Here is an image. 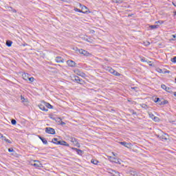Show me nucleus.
Returning a JSON list of instances; mask_svg holds the SVG:
<instances>
[{
  "label": "nucleus",
  "instance_id": "obj_1",
  "mask_svg": "<svg viewBox=\"0 0 176 176\" xmlns=\"http://www.w3.org/2000/svg\"><path fill=\"white\" fill-rule=\"evenodd\" d=\"M78 51V52L80 53V54H83V56H90V53H89V52L85 50H79L78 49V47L76 48V51Z\"/></svg>",
  "mask_w": 176,
  "mask_h": 176
},
{
  "label": "nucleus",
  "instance_id": "obj_2",
  "mask_svg": "<svg viewBox=\"0 0 176 176\" xmlns=\"http://www.w3.org/2000/svg\"><path fill=\"white\" fill-rule=\"evenodd\" d=\"M45 133H47V134L54 135L56 134V131L53 128L47 127L45 128Z\"/></svg>",
  "mask_w": 176,
  "mask_h": 176
},
{
  "label": "nucleus",
  "instance_id": "obj_3",
  "mask_svg": "<svg viewBox=\"0 0 176 176\" xmlns=\"http://www.w3.org/2000/svg\"><path fill=\"white\" fill-rule=\"evenodd\" d=\"M45 104V102L43 101L42 102L41 104H38V107L41 109V111H45V112H47L48 109H46V104Z\"/></svg>",
  "mask_w": 176,
  "mask_h": 176
},
{
  "label": "nucleus",
  "instance_id": "obj_4",
  "mask_svg": "<svg viewBox=\"0 0 176 176\" xmlns=\"http://www.w3.org/2000/svg\"><path fill=\"white\" fill-rule=\"evenodd\" d=\"M74 72L76 74V75H78V76H81L82 78L86 77V74L80 72L79 69L75 70Z\"/></svg>",
  "mask_w": 176,
  "mask_h": 176
},
{
  "label": "nucleus",
  "instance_id": "obj_5",
  "mask_svg": "<svg viewBox=\"0 0 176 176\" xmlns=\"http://www.w3.org/2000/svg\"><path fill=\"white\" fill-rule=\"evenodd\" d=\"M148 116H149V118L153 119V120H154V122H159V118L155 116V115H153V113H148Z\"/></svg>",
  "mask_w": 176,
  "mask_h": 176
},
{
  "label": "nucleus",
  "instance_id": "obj_6",
  "mask_svg": "<svg viewBox=\"0 0 176 176\" xmlns=\"http://www.w3.org/2000/svg\"><path fill=\"white\" fill-rule=\"evenodd\" d=\"M73 80L74 82H76L77 83H80V82H83V80L80 79V78H79V76H75L73 78Z\"/></svg>",
  "mask_w": 176,
  "mask_h": 176
},
{
  "label": "nucleus",
  "instance_id": "obj_7",
  "mask_svg": "<svg viewBox=\"0 0 176 176\" xmlns=\"http://www.w3.org/2000/svg\"><path fill=\"white\" fill-rule=\"evenodd\" d=\"M32 166H34V167L38 168V167H42V164H41L39 161H34V163L32 164Z\"/></svg>",
  "mask_w": 176,
  "mask_h": 176
},
{
  "label": "nucleus",
  "instance_id": "obj_8",
  "mask_svg": "<svg viewBox=\"0 0 176 176\" xmlns=\"http://www.w3.org/2000/svg\"><path fill=\"white\" fill-rule=\"evenodd\" d=\"M70 141H71V142L74 143V145H76V146H78L79 142H78V139H76L75 138H71Z\"/></svg>",
  "mask_w": 176,
  "mask_h": 176
},
{
  "label": "nucleus",
  "instance_id": "obj_9",
  "mask_svg": "<svg viewBox=\"0 0 176 176\" xmlns=\"http://www.w3.org/2000/svg\"><path fill=\"white\" fill-rule=\"evenodd\" d=\"M79 6L80 8H81V10L82 12H87V13H90V11H89V8H87V7L85 6H82V4L79 3Z\"/></svg>",
  "mask_w": 176,
  "mask_h": 176
},
{
  "label": "nucleus",
  "instance_id": "obj_10",
  "mask_svg": "<svg viewBox=\"0 0 176 176\" xmlns=\"http://www.w3.org/2000/svg\"><path fill=\"white\" fill-rule=\"evenodd\" d=\"M130 174L131 175H133V176H140V172H137L134 169H131L130 170Z\"/></svg>",
  "mask_w": 176,
  "mask_h": 176
},
{
  "label": "nucleus",
  "instance_id": "obj_11",
  "mask_svg": "<svg viewBox=\"0 0 176 176\" xmlns=\"http://www.w3.org/2000/svg\"><path fill=\"white\" fill-rule=\"evenodd\" d=\"M120 144L126 148H130V146H131L130 143H127L126 142H120Z\"/></svg>",
  "mask_w": 176,
  "mask_h": 176
},
{
  "label": "nucleus",
  "instance_id": "obj_12",
  "mask_svg": "<svg viewBox=\"0 0 176 176\" xmlns=\"http://www.w3.org/2000/svg\"><path fill=\"white\" fill-rule=\"evenodd\" d=\"M67 65H69V67H76V63L73 60H67Z\"/></svg>",
  "mask_w": 176,
  "mask_h": 176
},
{
  "label": "nucleus",
  "instance_id": "obj_13",
  "mask_svg": "<svg viewBox=\"0 0 176 176\" xmlns=\"http://www.w3.org/2000/svg\"><path fill=\"white\" fill-rule=\"evenodd\" d=\"M22 78L23 79H24V80H28L30 78V74L24 73L23 74H22Z\"/></svg>",
  "mask_w": 176,
  "mask_h": 176
},
{
  "label": "nucleus",
  "instance_id": "obj_14",
  "mask_svg": "<svg viewBox=\"0 0 176 176\" xmlns=\"http://www.w3.org/2000/svg\"><path fill=\"white\" fill-rule=\"evenodd\" d=\"M72 149H74V151H76V153H78V155H82L83 154V151L80 149H78L76 148H72Z\"/></svg>",
  "mask_w": 176,
  "mask_h": 176
},
{
  "label": "nucleus",
  "instance_id": "obj_15",
  "mask_svg": "<svg viewBox=\"0 0 176 176\" xmlns=\"http://www.w3.org/2000/svg\"><path fill=\"white\" fill-rule=\"evenodd\" d=\"M21 100L22 102L24 103V105H28V100H27V99L24 98V97L21 96Z\"/></svg>",
  "mask_w": 176,
  "mask_h": 176
},
{
  "label": "nucleus",
  "instance_id": "obj_16",
  "mask_svg": "<svg viewBox=\"0 0 176 176\" xmlns=\"http://www.w3.org/2000/svg\"><path fill=\"white\" fill-rule=\"evenodd\" d=\"M63 60L64 59H63V58H61V56H57L56 58V63H64Z\"/></svg>",
  "mask_w": 176,
  "mask_h": 176
},
{
  "label": "nucleus",
  "instance_id": "obj_17",
  "mask_svg": "<svg viewBox=\"0 0 176 176\" xmlns=\"http://www.w3.org/2000/svg\"><path fill=\"white\" fill-rule=\"evenodd\" d=\"M74 11L75 12H78L79 13H84V14H85L86 13H87V11H82V10H79L77 8H74Z\"/></svg>",
  "mask_w": 176,
  "mask_h": 176
},
{
  "label": "nucleus",
  "instance_id": "obj_18",
  "mask_svg": "<svg viewBox=\"0 0 176 176\" xmlns=\"http://www.w3.org/2000/svg\"><path fill=\"white\" fill-rule=\"evenodd\" d=\"M12 44H13V42L10 40H8L6 43V46H8V47H10Z\"/></svg>",
  "mask_w": 176,
  "mask_h": 176
},
{
  "label": "nucleus",
  "instance_id": "obj_19",
  "mask_svg": "<svg viewBox=\"0 0 176 176\" xmlns=\"http://www.w3.org/2000/svg\"><path fill=\"white\" fill-rule=\"evenodd\" d=\"M39 138L42 141L43 144L47 145V140L45 138L40 137Z\"/></svg>",
  "mask_w": 176,
  "mask_h": 176
},
{
  "label": "nucleus",
  "instance_id": "obj_20",
  "mask_svg": "<svg viewBox=\"0 0 176 176\" xmlns=\"http://www.w3.org/2000/svg\"><path fill=\"white\" fill-rule=\"evenodd\" d=\"M45 107H47V108H49L50 109H53V106L52 104H50V103H47L45 102V103H44Z\"/></svg>",
  "mask_w": 176,
  "mask_h": 176
},
{
  "label": "nucleus",
  "instance_id": "obj_21",
  "mask_svg": "<svg viewBox=\"0 0 176 176\" xmlns=\"http://www.w3.org/2000/svg\"><path fill=\"white\" fill-rule=\"evenodd\" d=\"M106 69L107 71H108V72H110V74H112L113 71H115V69H112V67H107Z\"/></svg>",
  "mask_w": 176,
  "mask_h": 176
},
{
  "label": "nucleus",
  "instance_id": "obj_22",
  "mask_svg": "<svg viewBox=\"0 0 176 176\" xmlns=\"http://www.w3.org/2000/svg\"><path fill=\"white\" fill-rule=\"evenodd\" d=\"M166 135H167V134H166V133H162V134L161 135L160 140H167V138L166 137Z\"/></svg>",
  "mask_w": 176,
  "mask_h": 176
},
{
  "label": "nucleus",
  "instance_id": "obj_23",
  "mask_svg": "<svg viewBox=\"0 0 176 176\" xmlns=\"http://www.w3.org/2000/svg\"><path fill=\"white\" fill-rule=\"evenodd\" d=\"M149 27L151 30H156V28H159V25H151Z\"/></svg>",
  "mask_w": 176,
  "mask_h": 176
},
{
  "label": "nucleus",
  "instance_id": "obj_24",
  "mask_svg": "<svg viewBox=\"0 0 176 176\" xmlns=\"http://www.w3.org/2000/svg\"><path fill=\"white\" fill-rule=\"evenodd\" d=\"M91 163H92L93 164L97 165V164H98V160L92 159L91 160Z\"/></svg>",
  "mask_w": 176,
  "mask_h": 176
},
{
  "label": "nucleus",
  "instance_id": "obj_25",
  "mask_svg": "<svg viewBox=\"0 0 176 176\" xmlns=\"http://www.w3.org/2000/svg\"><path fill=\"white\" fill-rule=\"evenodd\" d=\"M113 75H115V76H120V74L119 72H116V70H113V72L111 73Z\"/></svg>",
  "mask_w": 176,
  "mask_h": 176
},
{
  "label": "nucleus",
  "instance_id": "obj_26",
  "mask_svg": "<svg viewBox=\"0 0 176 176\" xmlns=\"http://www.w3.org/2000/svg\"><path fill=\"white\" fill-rule=\"evenodd\" d=\"M60 145H63V146H69V144L67 143V142L62 140V143Z\"/></svg>",
  "mask_w": 176,
  "mask_h": 176
},
{
  "label": "nucleus",
  "instance_id": "obj_27",
  "mask_svg": "<svg viewBox=\"0 0 176 176\" xmlns=\"http://www.w3.org/2000/svg\"><path fill=\"white\" fill-rule=\"evenodd\" d=\"M160 105H166V104H168V101L167 100H164L163 102H160Z\"/></svg>",
  "mask_w": 176,
  "mask_h": 176
},
{
  "label": "nucleus",
  "instance_id": "obj_28",
  "mask_svg": "<svg viewBox=\"0 0 176 176\" xmlns=\"http://www.w3.org/2000/svg\"><path fill=\"white\" fill-rule=\"evenodd\" d=\"M140 107H142V108H144V109H148V105L146 104H140Z\"/></svg>",
  "mask_w": 176,
  "mask_h": 176
},
{
  "label": "nucleus",
  "instance_id": "obj_29",
  "mask_svg": "<svg viewBox=\"0 0 176 176\" xmlns=\"http://www.w3.org/2000/svg\"><path fill=\"white\" fill-rule=\"evenodd\" d=\"M56 120H60V124H61V126L65 125V122L61 121V119H60V118H56Z\"/></svg>",
  "mask_w": 176,
  "mask_h": 176
},
{
  "label": "nucleus",
  "instance_id": "obj_30",
  "mask_svg": "<svg viewBox=\"0 0 176 176\" xmlns=\"http://www.w3.org/2000/svg\"><path fill=\"white\" fill-rule=\"evenodd\" d=\"M113 2H114V3H122L123 0H113Z\"/></svg>",
  "mask_w": 176,
  "mask_h": 176
},
{
  "label": "nucleus",
  "instance_id": "obj_31",
  "mask_svg": "<svg viewBox=\"0 0 176 176\" xmlns=\"http://www.w3.org/2000/svg\"><path fill=\"white\" fill-rule=\"evenodd\" d=\"M8 12H12L13 13H17V10H16L15 9H13V8H12V9L9 8Z\"/></svg>",
  "mask_w": 176,
  "mask_h": 176
},
{
  "label": "nucleus",
  "instance_id": "obj_32",
  "mask_svg": "<svg viewBox=\"0 0 176 176\" xmlns=\"http://www.w3.org/2000/svg\"><path fill=\"white\" fill-rule=\"evenodd\" d=\"M112 162L113 163H117L118 164H120V161L118 158L115 159V160H112Z\"/></svg>",
  "mask_w": 176,
  "mask_h": 176
},
{
  "label": "nucleus",
  "instance_id": "obj_33",
  "mask_svg": "<svg viewBox=\"0 0 176 176\" xmlns=\"http://www.w3.org/2000/svg\"><path fill=\"white\" fill-rule=\"evenodd\" d=\"M28 80H30V82L31 83H32V82H34V80H35V78H34V77H29V78H28Z\"/></svg>",
  "mask_w": 176,
  "mask_h": 176
},
{
  "label": "nucleus",
  "instance_id": "obj_34",
  "mask_svg": "<svg viewBox=\"0 0 176 176\" xmlns=\"http://www.w3.org/2000/svg\"><path fill=\"white\" fill-rule=\"evenodd\" d=\"M155 102H159V104H160V102H162V100H160V98H155Z\"/></svg>",
  "mask_w": 176,
  "mask_h": 176
},
{
  "label": "nucleus",
  "instance_id": "obj_35",
  "mask_svg": "<svg viewBox=\"0 0 176 176\" xmlns=\"http://www.w3.org/2000/svg\"><path fill=\"white\" fill-rule=\"evenodd\" d=\"M11 123H12V124H13V126H14V125L16 124L17 122L16 121V120L12 119V120H11Z\"/></svg>",
  "mask_w": 176,
  "mask_h": 176
},
{
  "label": "nucleus",
  "instance_id": "obj_36",
  "mask_svg": "<svg viewBox=\"0 0 176 176\" xmlns=\"http://www.w3.org/2000/svg\"><path fill=\"white\" fill-rule=\"evenodd\" d=\"M52 142H53V144H54V142H58V138H54V139H52Z\"/></svg>",
  "mask_w": 176,
  "mask_h": 176
},
{
  "label": "nucleus",
  "instance_id": "obj_37",
  "mask_svg": "<svg viewBox=\"0 0 176 176\" xmlns=\"http://www.w3.org/2000/svg\"><path fill=\"white\" fill-rule=\"evenodd\" d=\"M63 140H58V142H54V144H56V145H61Z\"/></svg>",
  "mask_w": 176,
  "mask_h": 176
},
{
  "label": "nucleus",
  "instance_id": "obj_38",
  "mask_svg": "<svg viewBox=\"0 0 176 176\" xmlns=\"http://www.w3.org/2000/svg\"><path fill=\"white\" fill-rule=\"evenodd\" d=\"M157 72H159L160 74H163V70H162V69L158 68V69H157Z\"/></svg>",
  "mask_w": 176,
  "mask_h": 176
},
{
  "label": "nucleus",
  "instance_id": "obj_39",
  "mask_svg": "<svg viewBox=\"0 0 176 176\" xmlns=\"http://www.w3.org/2000/svg\"><path fill=\"white\" fill-rule=\"evenodd\" d=\"M162 89H163L164 90H166V89L167 88V86H166V85H161Z\"/></svg>",
  "mask_w": 176,
  "mask_h": 176
},
{
  "label": "nucleus",
  "instance_id": "obj_40",
  "mask_svg": "<svg viewBox=\"0 0 176 176\" xmlns=\"http://www.w3.org/2000/svg\"><path fill=\"white\" fill-rule=\"evenodd\" d=\"M155 23H156V24H163V23H164V21H157Z\"/></svg>",
  "mask_w": 176,
  "mask_h": 176
},
{
  "label": "nucleus",
  "instance_id": "obj_41",
  "mask_svg": "<svg viewBox=\"0 0 176 176\" xmlns=\"http://www.w3.org/2000/svg\"><path fill=\"white\" fill-rule=\"evenodd\" d=\"M171 61H172V63H176V56L173 57V58L171 59Z\"/></svg>",
  "mask_w": 176,
  "mask_h": 176
},
{
  "label": "nucleus",
  "instance_id": "obj_42",
  "mask_svg": "<svg viewBox=\"0 0 176 176\" xmlns=\"http://www.w3.org/2000/svg\"><path fill=\"white\" fill-rule=\"evenodd\" d=\"M170 90H171V88L166 87V89H165V91H168V93H170Z\"/></svg>",
  "mask_w": 176,
  "mask_h": 176
},
{
  "label": "nucleus",
  "instance_id": "obj_43",
  "mask_svg": "<svg viewBox=\"0 0 176 176\" xmlns=\"http://www.w3.org/2000/svg\"><path fill=\"white\" fill-rule=\"evenodd\" d=\"M5 9H7L8 10L9 9H12V7H10L9 6H6Z\"/></svg>",
  "mask_w": 176,
  "mask_h": 176
},
{
  "label": "nucleus",
  "instance_id": "obj_44",
  "mask_svg": "<svg viewBox=\"0 0 176 176\" xmlns=\"http://www.w3.org/2000/svg\"><path fill=\"white\" fill-rule=\"evenodd\" d=\"M6 142H8V144H12V141L8 139L6 140Z\"/></svg>",
  "mask_w": 176,
  "mask_h": 176
},
{
  "label": "nucleus",
  "instance_id": "obj_45",
  "mask_svg": "<svg viewBox=\"0 0 176 176\" xmlns=\"http://www.w3.org/2000/svg\"><path fill=\"white\" fill-rule=\"evenodd\" d=\"M14 150H13L12 148H8V152H14Z\"/></svg>",
  "mask_w": 176,
  "mask_h": 176
},
{
  "label": "nucleus",
  "instance_id": "obj_46",
  "mask_svg": "<svg viewBox=\"0 0 176 176\" xmlns=\"http://www.w3.org/2000/svg\"><path fill=\"white\" fill-rule=\"evenodd\" d=\"M109 159H111V161L112 162V160H115V159H116V157H109Z\"/></svg>",
  "mask_w": 176,
  "mask_h": 176
},
{
  "label": "nucleus",
  "instance_id": "obj_47",
  "mask_svg": "<svg viewBox=\"0 0 176 176\" xmlns=\"http://www.w3.org/2000/svg\"><path fill=\"white\" fill-rule=\"evenodd\" d=\"M1 138H2L3 141H6V140H8L6 138V137H5V136H3Z\"/></svg>",
  "mask_w": 176,
  "mask_h": 176
},
{
  "label": "nucleus",
  "instance_id": "obj_48",
  "mask_svg": "<svg viewBox=\"0 0 176 176\" xmlns=\"http://www.w3.org/2000/svg\"><path fill=\"white\" fill-rule=\"evenodd\" d=\"M132 115H137V112H135L133 110L132 111Z\"/></svg>",
  "mask_w": 176,
  "mask_h": 176
},
{
  "label": "nucleus",
  "instance_id": "obj_49",
  "mask_svg": "<svg viewBox=\"0 0 176 176\" xmlns=\"http://www.w3.org/2000/svg\"><path fill=\"white\" fill-rule=\"evenodd\" d=\"M112 154H113V155L115 156V157L118 156V154H117V153H112Z\"/></svg>",
  "mask_w": 176,
  "mask_h": 176
},
{
  "label": "nucleus",
  "instance_id": "obj_50",
  "mask_svg": "<svg viewBox=\"0 0 176 176\" xmlns=\"http://www.w3.org/2000/svg\"><path fill=\"white\" fill-rule=\"evenodd\" d=\"M172 36H173V38H174V39H175V38H176L175 34H173Z\"/></svg>",
  "mask_w": 176,
  "mask_h": 176
},
{
  "label": "nucleus",
  "instance_id": "obj_51",
  "mask_svg": "<svg viewBox=\"0 0 176 176\" xmlns=\"http://www.w3.org/2000/svg\"><path fill=\"white\" fill-rule=\"evenodd\" d=\"M164 74H170V71H166L164 72Z\"/></svg>",
  "mask_w": 176,
  "mask_h": 176
},
{
  "label": "nucleus",
  "instance_id": "obj_52",
  "mask_svg": "<svg viewBox=\"0 0 176 176\" xmlns=\"http://www.w3.org/2000/svg\"><path fill=\"white\" fill-rule=\"evenodd\" d=\"M3 137V135L2 133H0V138H2Z\"/></svg>",
  "mask_w": 176,
  "mask_h": 176
},
{
  "label": "nucleus",
  "instance_id": "obj_53",
  "mask_svg": "<svg viewBox=\"0 0 176 176\" xmlns=\"http://www.w3.org/2000/svg\"><path fill=\"white\" fill-rule=\"evenodd\" d=\"M157 138H160V140L161 135H157Z\"/></svg>",
  "mask_w": 176,
  "mask_h": 176
},
{
  "label": "nucleus",
  "instance_id": "obj_54",
  "mask_svg": "<svg viewBox=\"0 0 176 176\" xmlns=\"http://www.w3.org/2000/svg\"><path fill=\"white\" fill-rule=\"evenodd\" d=\"M91 34H94V30H91Z\"/></svg>",
  "mask_w": 176,
  "mask_h": 176
},
{
  "label": "nucleus",
  "instance_id": "obj_55",
  "mask_svg": "<svg viewBox=\"0 0 176 176\" xmlns=\"http://www.w3.org/2000/svg\"><path fill=\"white\" fill-rule=\"evenodd\" d=\"M132 89H133V90H135V89H137V87H132Z\"/></svg>",
  "mask_w": 176,
  "mask_h": 176
},
{
  "label": "nucleus",
  "instance_id": "obj_56",
  "mask_svg": "<svg viewBox=\"0 0 176 176\" xmlns=\"http://www.w3.org/2000/svg\"><path fill=\"white\" fill-rule=\"evenodd\" d=\"M174 14H175V16H176V11H175V12H174Z\"/></svg>",
  "mask_w": 176,
  "mask_h": 176
},
{
  "label": "nucleus",
  "instance_id": "obj_57",
  "mask_svg": "<svg viewBox=\"0 0 176 176\" xmlns=\"http://www.w3.org/2000/svg\"><path fill=\"white\" fill-rule=\"evenodd\" d=\"M60 1H63V2H65V1H67V0H60Z\"/></svg>",
  "mask_w": 176,
  "mask_h": 176
},
{
  "label": "nucleus",
  "instance_id": "obj_58",
  "mask_svg": "<svg viewBox=\"0 0 176 176\" xmlns=\"http://www.w3.org/2000/svg\"><path fill=\"white\" fill-rule=\"evenodd\" d=\"M116 173V174H119V172H115Z\"/></svg>",
  "mask_w": 176,
  "mask_h": 176
},
{
  "label": "nucleus",
  "instance_id": "obj_59",
  "mask_svg": "<svg viewBox=\"0 0 176 176\" xmlns=\"http://www.w3.org/2000/svg\"><path fill=\"white\" fill-rule=\"evenodd\" d=\"M174 96H176V92H175V93H174Z\"/></svg>",
  "mask_w": 176,
  "mask_h": 176
},
{
  "label": "nucleus",
  "instance_id": "obj_60",
  "mask_svg": "<svg viewBox=\"0 0 176 176\" xmlns=\"http://www.w3.org/2000/svg\"><path fill=\"white\" fill-rule=\"evenodd\" d=\"M147 45H150V43H149V42H148V43H147Z\"/></svg>",
  "mask_w": 176,
  "mask_h": 176
},
{
  "label": "nucleus",
  "instance_id": "obj_61",
  "mask_svg": "<svg viewBox=\"0 0 176 176\" xmlns=\"http://www.w3.org/2000/svg\"><path fill=\"white\" fill-rule=\"evenodd\" d=\"M173 3L174 6H175V4L174 3Z\"/></svg>",
  "mask_w": 176,
  "mask_h": 176
},
{
  "label": "nucleus",
  "instance_id": "obj_62",
  "mask_svg": "<svg viewBox=\"0 0 176 176\" xmlns=\"http://www.w3.org/2000/svg\"><path fill=\"white\" fill-rule=\"evenodd\" d=\"M141 61H144V59H141Z\"/></svg>",
  "mask_w": 176,
  "mask_h": 176
},
{
  "label": "nucleus",
  "instance_id": "obj_63",
  "mask_svg": "<svg viewBox=\"0 0 176 176\" xmlns=\"http://www.w3.org/2000/svg\"><path fill=\"white\" fill-rule=\"evenodd\" d=\"M53 120H56V119H55V118H53Z\"/></svg>",
  "mask_w": 176,
  "mask_h": 176
},
{
  "label": "nucleus",
  "instance_id": "obj_64",
  "mask_svg": "<svg viewBox=\"0 0 176 176\" xmlns=\"http://www.w3.org/2000/svg\"><path fill=\"white\" fill-rule=\"evenodd\" d=\"M128 101H129V102H130V100H128Z\"/></svg>",
  "mask_w": 176,
  "mask_h": 176
}]
</instances>
